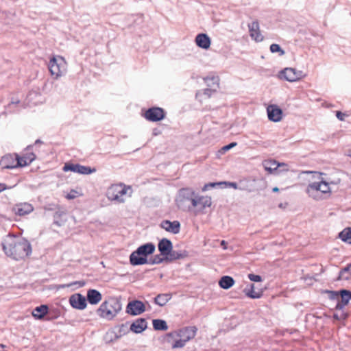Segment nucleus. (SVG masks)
Returning a JSON list of instances; mask_svg holds the SVG:
<instances>
[{
	"label": "nucleus",
	"instance_id": "obj_1",
	"mask_svg": "<svg viewBox=\"0 0 351 351\" xmlns=\"http://www.w3.org/2000/svg\"><path fill=\"white\" fill-rule=\"evenodd\" d=\"M5 254L15 260H22L32 252L30 243L25 239H20L12 234L8 235L3 243Z\"/></svg>",
	"mask_w": 351,
	"mask_h": 351
},
{
	"label": "nucleus",
	"instance_id": "obj_2",
	"mask_svg": "<svg viewBox=\"0 0 351 351\" xmlns=\"http://www.w3.org/2000/svg\"><path fill=\"white\" fill-rule=\"evenodd\" d=\"M121 310V302L115 297H109L100 304L96 313L99 318L111 321L118 315Z\"/></svg>",
	"mask_w": 351,
	"mask_h": 351
},
{
	"label": "nucleus",
	"instance_id": "obj_3",
	"mask_svg": "<svg viewBox=\"0 0 351 351\" xmlns=\"http://www.w3.org/2000/svg\"><path fill=\"white\" fill-rule=\"evenodd\" d=\"M132 189L130 186L123 183L111 184L106 191V197L110 201L118 203L125 202L126 197H131Z\"/></svg>",
	"mask_w": 351,
	"mask_h": 351
},
{
	"label": "nucleus",
	"instance_id": "obj_4",
	"mask_svg": "<svg viewBox=\"0 0 351 351\" xmlns=\"http://www.w3.org/2000/svg\"><path fill=\"white\" fill-rule=\"evenodd\" d=\"M197 331L196 326H186L180 329L169 332L168 337H179V341H174L173 348H182L190 340L195 338Z\"/></svg>",
	"mask_w": 351,
	"mask_h": 351
},
{
	"label": "nucleus",
	"instance_id": "obj_5",
	"mask_svg": "<svg viewBox=\"0 0 351 351\" xmlns=\"http://www.w3.org/2000/svg\"><path fill=\"white\" fill-rule=\"evenodd\" d=\"M155 251V245L148 243L141 245L130 256V262L132 265H140L147 263V256Z\"/></svg>",
	"mask_w": 351,
	"mask_h": 351
},
{
	"label": "nucleus",
	"instance_id": "obj_6",
	"mask_svg": "<svg viewBox=\"0 0 351 351\" xmlns=\"http://www.w3.org/2000/svg\"><path fill=\"white\" fill-rule=\"evenodd\" d=\"M195 193L191 189H181L180 190H179L178 195L176 199V203L177 206L182 210H192L193 204H195Z\"/></svg>",
	"mask_w": 351,
	"mask_h": 351
},
{
	"label": "nucleus",
	"instance_id": "obj_7",
	"mask_svg": "<svg viewBox=\"0 0 351 351\" xmlns=\"http://www.w3.org/2000/svg\"><path fill=\"white\" fill-rule=\"evenodd\" d=\"M49 70L51 75L54 76L55 78H58L62 76L66 72V64L63 58H60L57 59L52 58L49 64Z\"/></svg>",
	"mask_w": 351,
	"mask_h": 351
},
{
	"label": "nucleus",
	"instance_id": "obj_8",
	"mask_svg": "<svg viewBox=\"0 0 351 351\" xmlns=\"http://www.w3.org/2000/svg\"><path fill=\"white\" fill-rule=\"evenodd\" d=\"M263 166L269 173H279L281 171H288V165L284 162H278L274 160H265Z\"/></svg>",
	"mask_w": 351,
	"mask_h": 351
},
{
	"label": "nucleus",
	"instance_id": "obj_9",
	"mask_svg": "<svg viewBox=\"0 0 351 351\" xmlns=\"http://www.w3.org/2000/svg\"><path fill=\"white\" fill-rule=\"evenodd\" d=\"M19 155L16 154H9L3 156L0 160V165L3 169H14L21 167Z\"/></svg>",
	"mask_w": 351,
	"mask_h": 351
},
{
	"label": "nucleus",
	"instance_id": "obj_10",
	"mask_svg": "<svg viewBox=\"0 0 351 351\" xmlns=\"http://www.w3.org/2000/svg\"><path fill=\"white\" fill-rule=\"evenodd\" d=\"M144 117L150 121L156 122L165 118V110L159 107H152L143 114Z\"/></svg>",
	"mask_w": 351,
	"mask_h": 351
},
{
	"label": "nucleus",
	"instance_id": "obj_11",
	"mask_svg": "<svg viewBox=\"0 0 351 351\" xmlns=\"http://www.w3.org/2000/svg\"><path fill=\"white\" fill-rule=\"evenodd\" d=\"M306 192L311 196L315 195L318 192L327 193L330 192V186L328 184L324 181L313 182L308 186Z\"/></svg>",
	"mask_w": 351,
	"mask_h": 351
},
{
	"label": "nucleus",
	"instance_id": "obj_12",
	"mask_svg": "<svg viewBox=\"0 0 351 351\" xmlns=\"http://www.w3.org/2000/svg\"><path fill=\"white\" fill-rule=\"evenodd\" d=\"M145 311V306L140 300L130 302L126 306V312L132 315H138Z\"/></svg>",
	"mask_w": 351,
	"mask_h": 351
},
{
	"label": "nucleus",
	"instance_id": "obj_13",
	"mask_svg": "<svg viewBox=\"0 0 351 351\" xmlns=\"http://www.w3.org/2000/svg\"><path fill=\"white\" fill-rule=\"evenodd\" d=\"M36 154L32 151V148L30 147H27L21 155H19L21 167L29 165L36 159Z\"/></svg>",
	"mask_w": 351,
	"mask_h": 351
},
{
	"label": "nucleus",
	"instance_id": "obj_14",
	"mask_svg": "<svg viewBox=\"0 0 351 351\" xmlns=\"http://www.w3.org/2000/svg\"><path fill=\"white\" fill-rule=\"evenodd\" d=\"M69 303L73 308L78 310H83L87 306L86 298L80 293H75L71 295Z\"/></svg>",
	"mask_w": 351,
	"mask_h": 351
},
{
	"label": "nucleus",
	"instance_id": "obj_15",
	"mask_svg": "<svg viewBox=\"0 0 351 351\" xmlns=\"http://www.w3.org/2000/svg\"><path fill=\"white\" fill-rule=\"evenodd\" d=\"M195 204H193V209H196L197 211H202L207 207L211 206V198L208 196H198L195 194Z\"/></svg>",
	"mask_w": 351,
	"mask_h": 351
},
{
	"label": "nucleus",
	"instance_id": "obj_16",
	"mask_svg": "<svg viewBox=\"0 0 351 351\" xmlns=\"http://www.w3.org/2000/svg\"><path fill=\"white\" fill-rule=\"evenodd\" d=\"M14 213L19 217L25 216L34 210V206L29 203H19L14 206L12 209Z\"/></svg>",
	"mask_w": 351,
	"mask_h": 351
},
{
	"label": "nucleus",
	"instance_id": "obj_17",
	"mask_svg": "<svg viewBox=\"0 0 351 351\" xmlns=\"http://www.w3.org/2000/svg\"><path fill=\"white\" fill-rule=\"evenodd\" d=\"M268 119L274 122L280 121L282 117V110L276 105H269L267 108Z\"/></svg>",
	"mask_w": 351,
	"mask_h": 351
},
{
	"label": "nucleus",
	"instance_id": "obj_18",
	"mask_svg": "<svg viewBox=\"0 0 351 351\" xmlns=\"http://www.w3.org/2000/svg\"><path fill=\"white\" fill-rule=\"evenodd\" d=\"M160 226L166 231L173 234H178L180 230V223L178 221H170L169 220H165L162 221Z\"/></svg>",
	"mask_w": 351,
	"mask_h": 351
},
{
	"label": "nucleus",
	"instance_id": "obj_19",
	"mask_svg": "<svg viewBox=\"0 0 351 351\" xmlns=\"http://www.w3.org/2000/svg\"><path fill=\"white\" fill-rule=\"evenodd\" d=\"M249 32L250 36L254 38L256 42H261L263 40V36L259 30V24L257 21H253L248 25Z\"/></svg>",
	"mask_w": 351,
	"mask_h": 351
},
{
	"label": "nucleus",
	"instance_id": "obj_20",
	"mask_svg": "<svg viewBox=\"0 0 351 351\" xmlns=\"http://www.w3.org/2000/svg\"><path fill=\"white\" fill-rule=\"evenodd\" d=\"M158 247L161 255L168 256L173 248L172 243L170 240L164 238L159 241Z\"/></svg>",
	"mask_w": 351,
	"mask_h": 351
},
{
	"label": "nucleus",
	"instance_id": "obj_21",
	"mask_svg": "<svg viewBox=\"0 0 351 351\" xmlns=\"http://www.w3.org/2000/svg\"><path fill=\"white\" fill-rule=\"evenodd\" d=\"M195 43L199 47L208 49L210 46L211 40L206 34L201 33L196 36Z\"/></svg>",
	"mask_w": 351,
	"mask_h": 351
},
{
	"label": "nucleus",
	"instance_id": "obj_22",
	"mask_svg": "<svg viewBox=\"0 0 351 351\" xmlns=\"http://www.w3.org/2000/svg\"><path fill=\"white\" fill-rule=\"evenodd\" d=\"M340 301L338 302L336 306V310L340 311L346 306L349 301L351 300V291L347 290H342L340 291Z\"/></svg>",
	"mask_w": 351,
	"mask_h": 351
},
{
	"label": "nucleus",
	"instance_id": "obj_23",
	"mask_svg": "<svg viewBox=\"0 0 351 351\" xmlns=\"http://www.w3.org/2000/svg\"><path fill=\"white\" fill-rule=\"evenodd\" d=\"M88 302L93 305L97 304L102 300V295L96 289H89L86 295Z\"/></svg>",
	"mask_w": 351,
	"mask_h": 351
},
{
	"label": "nucleus",
	"instance_id": "obj_24",
	"mask_svg": "<svg viewBox=\"0 0 351 351\" xmlns=\"http://www.w3.org/2000/svg\"><path fill=\"white\" fill-rule=\"evenodd\" d=\"M147 328V322L145 319L139 318L130 326V330L135 333H141Z\"/></svg>",
	"mask_w": 351,
	"mask_h": 351
},
{
	"label": "nucleus",
	"instance_id": "obj_25",
	"mask_svg": "<svg viewBox=\"0 0 351 351\" xmlns=\"http://www.w3.org/2000/svg\"><path fill=\"white\" fill-rule=\"evenodd\" d=\"M280 77L289 82H295L296 75H294V69L285 68L280 72Z\"/></svg>",
	"mask_w": 351,
	"mask_h": 351
},
{
	"label": "nucleus",
	"instance_id": "obj_26",
	"mask_svg": "<svg viewBox=\"0 0 351 351\" xmlns=\"http://www.w3.org/2000/svg\"><path fill=\"white\" fill-rule=\"evenodd\" d=\"M172 298L171 293H161L158 294L154 298V302L160 306H165Z\"/></svg>",
	"mask_w": 351,
	"mask_h": 351
},
{
	"label": "nucleus",
	"instance_id": "obj_27",
	"mask_svg": "<svg viewBox=\"0 0 351 351\" xmlns=\"http://www.w3.org/2000/svg\"><path fill=\"white\" fill-rule=\"evenodd\" d=\"M48 313L47 305L37 306L32 312V315L37 319H42Z\"/></svg>",
	"mask_w": 351,
	"mask_h": 351
},
{
	"label": "nucleus",
	"instance_id": "obj_28",
	"mask_svg": "<svg viewBox=\"0 0 351 351\" xmlns=\"http://www.w3.org/2000/svg\"><path fill=\"white\" fill-rule=\"evenodd\" d=\"M234 283V279L232 277L228 276H223L219 282V286L224 289L230 288L232 286H233Z\"/></svg>",
	"mask_w": 351,
	"mask_h": 351
},
{
	"label": "nucleus",
	"instance_id": "obj_29",
	"mask_svg": "<svg viewBox=\"0 0 351 351\" xmlns=\"http://www.w3.org/2000/svg\"><path fill=\"white\" fill-rule=\"evenodd\" d=\"M153 327L156 330H167L168 326L167 322L162 319H154L152 322Z\"/></svg>",
	"mask_w": 351,
	"mask_h": 351
},
{
	"label": "nucleus",
	"instance_id": "obj_30",
	"mask_svg": "<svg viewBox=\"0 0 351 351\" xmlns=\"http://www.w3.org/2000/svg\"><path fill=\"white\" fill-rule=\"evenodd\" d=\"M339 238L342 241L351 244V228H346L341 231L339 233Z\"/></svg>",
	"mask_w": 351,
	"mask_h": 351
},
{
	"label": "nucleus",
	"instance_id": "obj_31",
	"mask_svg": "<svg viewBox=\"0 0 351 351\" xmlns=\"http://www.w3.org/2000/svg\"><path fill=\"white\" fill-rule=\"evenodd\" d=\"M245 295L250 298L256 299L261 297V293L254 291V285H251L250 289H245Z\"/></svg>",
	"mask_w": 351,
	"mask_h": 351
},
{
	"label": "nucleus",
	"instance_id": "obj_32",
	"mask_svg": "<svg viewBox=\"0 0 351 351\" xmlns=\"http://www.w3.org/2000/svg\"><path fill=\"white\" fill-rule=\"evenodd\" d=\"M78 166H79V164H72V163L67 162V163L64 164V165L62 168V170L64 172L71 171H73L75 173H78V170H79L77 169Z\"/></svg>",
	"mask_w": 351,
	"mask_h": 351
},
{
	"label": "nucleus",
	"instance_id": "obj_33",
	"mask_svg": "<svg viewBox=\"0 0 351 351\" xmlns=\"http://www.w3.org/2000/svg\"><path fill=\"white\" fill-rule=\"evenodd\" d=\"M77 169H79L77 173L84 175L90 174L96 171L95 169H91L90 167L83 166L81 165H79Z\"/></svg>",
	"mask_w": 351,
	"mask_h": 351
},
{
	"label": "nucleus",
	"instance_id": "obj_34",
	"mask_svg": "<svg viewBox=\"0 0 351 351\" xmlns=\"http://www.w3.org/2000/svg\"><path fill=\"white\" fill-rule=\"evenodd\" d=\"M83 193L82 190L80 189L79 191L72 189L66 195V198L68 199H73L77 197L82 196Z\"/></svg>",
	"mask_w": 351,
	"mask_h": 351
},
{
	"label": "nucleus",
	"instance_id": "obj_35",
	"mask_svg": "<svg viewBox=\"0 0 351 351\" xmlns=\"http://www.w3.org/2000/svg\"><path fill=\"white\" fill-rule=\"evenodd\" d=\"M270 51L271 53L278 52L280 56H283L285 54V51L282 49L280 46L278 44H271L270 45Z\"/></svg>",
	"mask_w": 351,
	"mask_h": 351
},
{
	"label": "nucleus",
	"instance_id": "obj_36",
	"mask_svg": "<svg viewBox=\"0 0 351 351\" xmlns=\"http://www.w3.org/2000/svg\"><path fill=\"white\" fill-rule=\"evenodd\" d=\"M347 314L346 313H344L343 311H341V310H340V312H335L333 315V317L334 319H337V320H343V319H346L347 318Z\"/></svg>",
	"mask_w": 351,
	"mask_h": 351
},
{
	"label": "nucleus",
	"instance_id": "obj_37",
	"mask_svg": "<svg viewBox=\"0 0 351 351\" xmlns=\"http://www.w3.org/2000/svg\"><path fill=\"white\" fill-rule=\"evenodd\" d=\"M237 145V143L235 142H233V143H230L229 145H225L223 147H222L219 152L221 154H225L226 152H228V150H230L231 148L235 147Z\"/></svg>",
	"mask_w": 351,
	"mask_h": 351
},
{
	"label": "nucleus",
	"instance_id": "obj_38",
	"mask_svg": "<svg viewBox=\"0 0 351 351\" xmlns=\"http://www.w3.org/2000/svg\"><path fill=\"white\" fill-rule=\"evenodd\" d=\"M168 335H169V332H168V333H167V334L165 335V337H164V339H165V341L167 343H169V344H170V345L171 346V348H172L173 349H174V348H173L174 341H179V337H172V339L171 340V339L168 337Z\"/></svg>",
	"mask_w": 351,
	"mask_h": 351
},
{
	"label": "nucleus",
	"instance_id": "obj_39",
	"mask_svg": "<svg viewBox=\"0 0 351 351\" xmlns=\"http://www.w3.org/2000/svg\"><path fill=\"white\" fill-rule=\"evenodd\" d=\"M335 114L337 118L341 121H343L346 120L347 117L350 116V114L347 112H342L341 111H336Z\"/></svg>",
	"mask_w": 351,
	"mask_h": 351
},
{
	"label": "nucleus",
	"instance_id": "obj_40",
	"mask_svg": "<svg viewBox=\"0 0 351 351\" xmlns=\"http://www.w3.org/2000/svg\"><path fill=\"white\" fill-rule=\"evenodd\" d=\"M167 257H169L171 260H176L182 258V256L176 252H171L170 254H169Z\"/></svg>",
	"mask_w": 351,
	"mask_h": 351
},
{
	"label": "nucleus",
	"instance_id": "obj_41",
	"mask_svg": "<svg viewBox=\"0 0 351 351\" xmlns=\"http://www.w3.org/2000/svg\"><path fill=\"white\" fill-rule=\"evenodd\" d=\"M248 278L251 281L254 282H261L262 280V278L259 275L250 274L248 275Z\"/></svg>",
	"mask_w": 351,
	"mask_h": 351
},
{
	"label": "nucleus",
	"instance_id": "obj_42",
	"mask_svg": "<svg viewBox=\"0 0 351 351\" xmlns=\"http://www.w3.org/2000/svg\"><path fill=\"white\" fill-rule=\"evenodd\" d=\"M294 75H296V77H297L296 81L301 79L304 76L302 71H297L295 69H294Z\"/></svg>",
	"mask_w": 351,
	"mask_h": 351
},
{
	"label": "nucleus",
	"instance_id": "obj_43",
	"mask_svg": "<svg viewBox=\"0 0 351 351\" xmlns=\"http://www.w3.org/2000/svg\"><path fill=\"white\" fill-rule=\"evenodd\" d=\"M215 90L210 89V88H205L204 90V94L205 95H206L208 97H210L212 95V93L214 92Z\"/></svg>",
	"mask_w": 351,
	"mask_h": 351
},
{
	"label": "nucleus",
	"instance_id": "obj_44",
	"mask_svg": "<svg viewBox=\"0 0 351 351\" xmlns=\"http://www.w3.org/2000/svg\"><path fill=\"white\" fill-rule=\"evenodd\" d=\"M20 103V101L19 100H16V101H12L9 104H8V108H11L12 106H14V105H16V104H18Z\"/></svg>",
	"mask_w": 351,
	"mask_h": 351
},
{
	"label": "nucleus",
	"instance_id": "obj_45",
	"mask_svg": "<svg viewBox=\"0 0 351 351\" xmlns=\"http://www.w3.org/2000/svg\"><path fill=\"white\" fill-rule=\"evenodd\" d=\"M228 185L234 189H238L237 184L236 182H229Z\"/></svg>",
	"mask_w": 351,
	"mask_h": 351
},
{
	"label": "nucleus",
	"instance_id": "obj_46",
	"mask_svg": "<svg viewBox=\"0 0 351 351\" xmlns=\"http://www.w3.org/2000/svg\"><path fill=\"white\" fill-rule=\"evenodd\" d=\"M5 189H6V187L5 186V184H0V192L4 191Z\"/></svg>",
	"mask_w": 351,
	"mask_h": 351
},
{
	"label": "nucleus",
	"instance_id": "obj_47",
	"mask_svg": "<svg viewBox=\"0 0 351 351\" xmlns=\"http://www.w3.org/2000/svg\"><path fill=\"white\" fill-rule=\"evenodd\" d=\"M221 246H223V249H226V248H227V247H226V241H222L221 242Z\"/></svg>",
	"mask_w": 351,
	"mask_h": 351
},
{
	"label": "nucleus",
	"instance_id": "obj_48",
	"mask_svg": "<svg viewBox=\"0 0 351 351\" xmlns=\"http://www.w3.org/2000/svg\"><path fill=\"white\" fill-rule=\"evenodd\" d=\"M272 191H273V192H278L279 191V189L278 187H274L272 189Z\"/></svg>",
	"mask_w": 351,
	"mask_h": 351
},
{
	"label": "nucleus",
	"instance_id": "obj_49",
	"mask_svg": "<svg viewBox=\"0 0 351 351\" xmlns=\"http://www.w3.org/2000/svg\"><path fill=\"white\" fill-rule=\"evenodd\" d=\"M4 348H5V346H4V345H3V344H0V348H1V350H3V349H4ZM0 351H2V350H0Z\"/></svg>",
	"mask_w": 351,
	"mask_h": 351
},
{
	"label": "nucleus",
	"instance_id": "obj_50",
	"mask_svg": "<svg viewBox=\"0 0 351 351\" xmlns=\"http://www.w3.org/2000/svg\"><path fill=\"white\" fill-rule=\"evenodd\" d=\"M210 185L213 186L215 185V184L214 183H211V184H210Z\"/></svg>",
	"mask_w": 351,
	"mask_h": 351
}]
</instances>
